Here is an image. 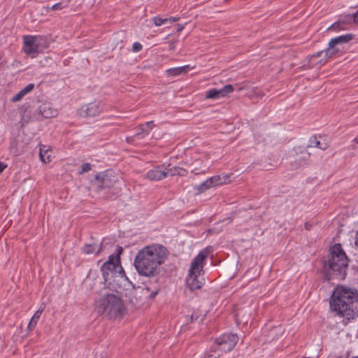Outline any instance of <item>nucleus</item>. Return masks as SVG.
Wrapping results in <instances>:
<instances>
[{"mask_svg":"<svg viewBox=\"0 0 358 358\" xmlns=\"http://www.w3.org/2000/svg\"><path fill=\"white\" fill-rule=\"evenodd\" d=\"M167 257L166 250L159 245H152L141 249L134 259V266L138 273L144 276L157 275L160 266Z\"/></svg>","mask_w":358,"mask_h":358,"instance_id":"nucleus-1","label":"nucleus"},{"mask_svg":"<svg viewBox=\"0 0 358 358\" xmlns=\"http://www.w3.org/2000/svg\"><path fill=\"white\" fill-rule=\"evenodd\" d=\"M329 303L332 310L350 320L355 315V310L358 305V294L343 286L338 287L333 292Z\"/></svg>","mask_w":358,"mask_h":358,"instance_id":"nucleus-2","label":"nucleus"},{"mask_svg":"<svg viewBox=\"0 0 358 358\" xmlns=\"http://www.w3.org/2000/svg\"><path fill=\"white\" fill-rule=\"evenodd\" d=\"M348 259L340 244H335L330 249L328 260L324 262V271L327 280L335 277L343 279L346 275Z\"/></svg>","mask_w":358,"mask_h":358,"instance_id":"nucleus-3","label":"nucleus"},{"mask_svg":"<svg viewBox=\"0 0 358 358\" xmlns=\"http://www.w3.org/2000/svg\"><path fill=\"white\" fill-rule=\"evenodd\" d=\"M96 311L110 319L122 317L126 311L122 299L113 294L102 296L94 302Z\"/></svg>","mask_w":358,"mask_h":358,"instance_id":"nucleus-4","label":"nucleus"},{"mask_svg":"<svg viewBox=\"0 0 358 358\" xmlns=\"http://www.w3.org/2000/svg\"><path fill=\"white\" fill-rule=\"evenodd\" d=\"M210 251L205 248L201 250L192 260L189 269V275L186 279V283L191 290L199 289L204 284L203 277V268L205 264V259L209 255Z\"/></svg>","mask_w":358,"mask_h":358,"instance_id":"nucleus-5","label":"nucleus"},{"mask_svg":"<svg viewBox=\"0 0 358 358\" xmlns=\"http://www.w3.org/2000/svg\"><path fill=\"white\" fill-rule=\"evenodd\" d=\"M238 341V336L236 334H224L215 340L211 346L212 351L229 352L231 350Z\"/></svg>","mask_w":358,"mask_h":358,"instance_id":"nucleus-6","label":"nucleus"},{"mask_svg":"<svg viewBox=\"0 0 358 358\" xmlns=\"http://www.w3.org/2000/svg\"><path fill=\"white\" fill-rule=\"evenodd\" d=\"M44 39L38 36H24V51L28 55H31L32 57L36 54L41 52L42 49L47 46L43 45Z\"/></svg>","mask_w":358,"mask_h":358,"instance_id":"nucleus-7","label":"nucleus"},{"mask_svg":"<svg viewBox=\"0 0 358 358\" xmlns=\"http://www.w3.org/2000/svg\"><path fill=\"white\" fill-rule=\"evenodd\" d=\"M181 169L177 167L168 169L163 166H157L148 171L144 176V178L150 181L160 180L169 176H172L176 174H181L179 171Z\"/></svg>","mask_w":358,"mask_h":358,"instance_id":"nucleus-8","label":"nucleus"},{"mask_svg":"<svg viewBox=\"0 0 358 358\" xmlns=\"http://www.w3.org/2000/svg\"><path fill=\"white\" fill-rule=\"evenodd\" d=\"M116 177L108 172L99 173L96 175L93 182L98 191L103 189L110 188L116 182Z\"/></svg>","mask_w":358,"mask_h":358,"instance_id":"nucleus-9","label":"nucleus"},{"mask_svg":"<svg viewBox=\"0 0 358 358\" xmlns=\"http://www.w3.org/2000/svg\"><path fill=\"white\" fill-rule=\"evenodd\" d=\"M122 252V247H118L116 256L111 255L109 256L108 260L106 262L101 266V269L105 279L107 278L109 272L116 271L120 267V255Z\"/></svg>","mask_w":358,"mask_h":358,"instance_id":"nucleus-10","label":"nucleus"},{"mask_svg":"<svg viewBox=\"0 0 358 358\" xmlns=\"http://www.w3.org/2000/svg\"><path fill=\"white\" fill-rule=\"evenodd\" d=\"M101 112L100 102L94 101L83 105L79 110L80 115L83 117H94L99 115Z\"/></svg>","mask_w":358,"mask_h":358,"instance_id":"nucleus-11","label":"nucleus"},{"mask_svg":"<svg viewBox=\"0 0 358 358\" xmlns=\"http://www.w3.org/2000/svg\"><path fill=\"white\" fill-rule=\"evenodd\" d=\"M234 87L231 85H227L221 89H210L206 94V98L209 99H218L226 96L228 94L232 92Z\"/></svg>","mask_w":358,"mask_h":358,"instance_id":"nucleus-12","label":"nucleus"},{"mask_svg":"<svg viewBox=\"0 0 358 358\" xmlns=\"http://www.w3.org/2000/svg\"><path fill=\"white\" fill-rule=\"evenodd\" d=\"M35 115L37 119H39L40 117L43 118H52L57 115V110L50 103H44L38 107Z\"/></svg>","mask_w":358,"mask_h":358,"instance_id":"nucleus-13","label":"nucleus"},{"mask_svg":"<svg viewBox=\"0 0 358 358\" xmlns=\"http://www.w3.org/2000/svg\"><path fill=\"white\" fill-rule=\"evenodd\" d=\"M231 174H222V175H217L213 177L209 178V180L212 184V187H216L218 185H222L224 184H227L231 181Z\"/></svg>","mask_w":358,"mask_h":358,"instance_id":"nucleus-14","label":"nucleus"},{"mask_svg":"<svg viewBox=\"0 0 358 358\" xmlns=\"http://www.w3.org/2000/svg\"><path fill=\"white\" fill-rule=\"evenodd\" d=\"M153 126V122H147L143 124H141L138 127L139 131L135 134L136 137H138L140 139L149 135L150 131L152 130Z\"/></svg>","mask_w":358,"mask_h":358,"instance_id":"nucleus-15","label":"nucleus"},{"mask_svg":"<svg viewBox=\"0 0 358 358\" xmlns=\"http://www.w3.org/2000/svg\"><path fill=\"white\" fill-rule=\"evenodd\" d=\"M339 51V49L337 48L336 46H331L330 42L329 43V48L324 50L317 52L316 54H314L311 56V59H314L316 57H321L322 55H324L327 58L332 57L334 55H335Z\"/></svg>","mask_w":358,"mask_h":358,"instance_id":"nucleus-16","label":"nucleus"},{"mask_svg":"<svg viewBox=\"0 0 358 358\" xmlns=\"http://www.w3.org/2000/svg\"><path fill=\"white\" fill-rule=\"evenodd\" d=\"M52 152L50 147L48 145H43L40 147L39 150V157L42 162L48 163L51 161Z\"/></svg>","mask_w":358,"mask_h":358,"instance_id":"nucleus-17","label":"nucleus"},{"mask_svg":"<svg viewBox=\"0 0 358 358\" xmlns=\"http://www.w3.org/2000/svg\"><path fill=\"white\" fill-rule=\"evenodd\" d=\"M354 38V35L352 34H347L345 35H342L334 38H332L330 42V45L337 46L339 44L346 43L352 40Z\"/></svg>","mask_w":358,"mask_h":358,"instance_id":"nucleus-18","label":"nucleus"},{"mask_svg":"<svg viewBox=\"0 0 358 358\" xmlns=\"http://www.w3.org/2000/svg\"><path fill=\"white\" fill-rule=\"evenodd\" d=\"M101 244H87L83 248L82 251L83 253L91 255V254H99L102 250Z\"/></svg>","mask_w":358,"mask_h":358,"instance_id":"nucleus-19","label":"nucleus"},{"mask_svg":"<svg viewBox=\"0 0 358 358\" xmlns=\"http://www.w3.org/2000/svg\"><path fill=\"white\" fill-rule=\"evenodd\" d=\"M45 308V305L43 303L41 305L40 308H38V310L34 313V315H33V317H31L29 324H28V329L29 330H32L34 329V327H36L41 314H42V312L43 311Z\"/></svg>","mask_w":358,"mask_h":358,"instance_id":"nucleus-20","label":"nucleus"},{"mask_svg":"<svg viewBox=\"0 0 358 358\" xmlns=\"http://www.w3.org/2000/svg\"><path fill=\"white\" fill-rule=\"evenodd\" d=\"M188 69L189 66H183L180 67L169 69L166 71V73L169 76H177L187 73Z\"/></svg>","mask_w":358,"mask_h":358,"instance_id":"nucleus-21","label":"nucleus"},{"mask_svg":"<svg viewBox=\"0 0 358 358\" xmlns=\"http://www.w3.org/2000/svg\"><path fill=\"white\" fill-rule=\"evenodd\" d=\"M211 187H213L212 184L210 183L209 179L208 178L204 182L195 186L194 189L196 190L197 194H200Z\"/></svg>","mask_w":358,"mask_h":358,"instance_id":"nucleus-22","label":"nucleus"},{"mask_svg":"<svg viewBox=\"0 0 358 358\" xmlns=\"http://www.w3.org/2000/svg\"><path fill=\"white\" fill-rule=\"evenodd\" d=\"M309 142L310 143L308 147L318 148L323 150H326L327 148L326 143H321V142L317 140L316 137L311 138Z\"/></svg>","mask_w":358,"mask_h":358,"instance_id":"nucleus-23","label":"nucleus"},{"mask_svg":"<svg viewBox=\"0 0 358 358\" xmlns=\"http://www.w3.org/2000/svg\"><path fill=\"white\" fill-rule=\"evenodd\" d=\"M344 29H345V27L344 25L342 24L341 20H338L328 29V30H333V31H339V30H344Z\"/></svg>","mask_w":358,"mask_h":358,"instance_id":"nucleus-24","label":"nucleus"},{"mask_svg":"<svg viewBox=\"0 0 358 358\" xmlns=\"http://www.w3.org/2000/svg\"><path fill=\"white\" fill-rule=\"evenodd\" d=\"M153 22L157 27H159V26H162V24H164L165 22H168V18H162L159 17H155L153 18Z\"/></svg>","mask_w":358,"mask_h":358,"instance_id":"nucleus-25","label":"nucleus"},{"mask_svg":"<svg viewBox=\"0 0 358 358\" xmlns=\"http://www.w3.org/2000/svg\"><path fill=\"white\" fill-rule=\"evenodd\" d=\"M347 18V21H353L358 24V10L352 15H348Z\"/></svg>","mask_w":358,"mask_h":358,"instance_id":"nucleus-26","label":"nucleus"},{"mask_svg":"<svg viewBox=\"0 0 358 358\" xmlns=\"http://www.w3.org/2000/svg\"><path fill=\"white\" fill-rule=\"evenodd\" d=\"M34 88V85L32 83H30V84L27 85L26 87H24L23 89H22L21 91L25 96L27 94L31 92Z\"/></svg>","mask_w":358,"mask_h":358,"instance_id":"nucleus-27","label":"nucleus"},{"mask_svg":"<svg viewBox=\"0 0 358 358\" xmlns=\"http://www.w3.org/2000/svg\"><path fill=\"white\" fill-rule=\"evenodd\" d=\"M24 96V94L20 90L17 94H16L15 96H13L11 99L12 102H17L20 101L22 97Z\"/></svg>","mask_w":358,"mask_h":358,"instance_id":"nucleus-28","label":"nucleus"},{"mask_svg":"<svg viewBox=\"0 0 358 358\" xmlns=\"http://www.w3.org/2000/svg\"><path fill=\"white\" fill-rule=\"evenodd\" d=\"M91 164L89 163H85L81 166V170L80 171V173L83 174L91 170Z\"/></svg>","mask_w":358,"mask_h":358,"instance_id":"nucleus-29","label":"nucleus"},{"mask_svg":"<svg viewBox=\"0 0 358 358\" xmlns=\"http://www.w3.org/2000/svg\"><path fill=\"white\" fill-rule=\"evenodd\" d=\"M203 358H220V354L217 353V351L213 352L212 349Z\"/></svg>","mask_w":358,"mask_h":358,"instance_id":"nucleus-30","label":"nucleus"},{"mask_svg":"<svg viewBox=\"0 0 358 358\" xmlns=\"http://www.w3.org/2000/svg\"><path fill=\"white\" fill-rule=\"evenodd\" d=\"M143 46L141 43H138V42H136L133 44V50L134 52H138L140 51L141 49H142Z\"/></svg>","mask_w":358,"mask_h":358,"instance_id":"nucleus-31","label":"nucleus"},{"mask_svg":"<svg viewBox=\"0 0 358 358\" xmlns=\"http://www.w3.org/2000/svg\"><path fill=\"white\" fill-rule=\"evenodd\" d=\"M62 3H57L54 5H52L50 8H48V9H52V10H61L62 9Z\"/></svg>","mask_w":358,"mask_h":358,"instance_id":"nucleus-32","label":"nucleus"},{"mask_svg":"<svg viewBox=\"0 0 358 358\" xmlns=\"http://www.w3.org/2000/svg\"><path fill=\"white\" fill-rule=\"evenodd\" d=\"M27 113H28V111L26 109L25 110H24L22 115V121L24 122H27L29 121V115H27Z\"/></svg>","mask_w":358,"mask_h":358,"instance_id":"nucleus-33","label":"nucleus"},{"mask_svg":"<svg viewBox=\"0 0 358 358\" xmlns=\"http://www.w3.org/2000/svg\"><path fill=\"white\" fill-rule=\"evenodd\" d=\"M137 139H140V138L138 137H136L135 134H134L132 136L127 137L126 141L129 143H134Z\"/></svg>","mask_w":358,"mask_h":358,"instance_id":"nucleus-34","label":"nucleus"},{"mask_svg":"<svg viewBox=\"0 0 358 358\" xmlns=\"http://www.w3.org/2000/svg\"><path fill=\"white\" fill-rule=\"evenodd\" d=\"M199 315H198V313H197L194 312V313L191 315V316H190L191 322H194V321L197 320L199 319Z\"/></svg>","mask_w":358,"mask_h":358,"instance_id":"nucleus-35","label":"nucleus"},{"mask_svg":"<svg viewBox=\"0 0 358 358\" xmlns=\"http://www.w3.org/2000/svg\"><path fill=\"white\" fill-rule=\"evenodd\" d=\"M10 152L15 155H18L20 154V152L16 148H14V143H11Z\"/></svg>","mask_w":358,"mask_h":358,"instance_id":"nucleus-36","label":"nucleus"},{"mask_svg":"<svg viewBox=\"0 0 358 358\" xmlns=\"http://www.w3.org/2000/svg\"><path fill=\"white\" fill-rule=\"evenodd\" d=\"M347 15L344 17L343 19H341L340 20H341L342 22V24L344 25L345 27L346 26L347 24L351 22L352 21H347Z\"/></svg>","mask_w":358,"mask_h":358,"instance_id":"nucleus-37","label":"nucleus"},{"mask_svg":"<svg viewBox=\"0 0 358 358\" xmlns=\"http://www.w3.org/2000/svg\"><path fill=\"white\" fill-rule=\"evenodd\" d=\"M7 165L3 162H0V174L3 171V170L6 168Z\"/></svg>","mask_w":358,"mask_h":358,"instance_id":"nucleus-38","label":"nucleus"},{"mask_svg":"<svg viewBox=\"0 0 358 358\" xmlns=\"http://www.w3.org/2000/svg\"><path fill=\"white\" fill-rule=\"evenodd\" d=\"M158 292L157 291H154L152 292L150 296H149V298L150 299H154L155 297V296L157 294Z\"/></svg>","mask_w":358,"mask_h":358,"instance_id":"nucleus-39","label":"nucleus"},{"mask_svg":"<svg viewBox=\"0 0 358 358\" xmlns=\"http://www.w3.org/2000/svg\"><path fill=\"white\" fill-rule=\"evenodd\" d=\"M273 331H275V333L281 334L282 333V329H281V327H276V328H274L273 329Z\"/></svg>","mask_w":358,"mask_h":358,"instance_id":"nucleus-40","label":"nucleus"},{"mask_svg":"<svg viewBox=\"0 0 358 358\" xmlns=\"http://www.w3.org/2000/svg\"><path fill=\"white\" fill-rule=\"evenodd\" d=\"M355 245L356 248L358 249V233L356 235Z\"/></svg>","mask_w":358,"mask_h":358,"instance_id":"nucleus-41","label":"nucleus"},{"mask_svg":"<svg viewBox=\"0 0 358 358\" xmlns=\"http://www.w3.org/2000/svg\"><path fill=\"white\" fill-rule=\"evenodd\" d=\"M310 227H311V224H308V223H306L305 224V228L307 229V230H310Z\"/></svg>","mask_w":358,"mask_h":358,"instance_id":"nucleus-42","label":"nucleus"},{"mask_svg":"<svg viewBox=\"0 0 358 358\" xmlns=\"http://www.w3.org/2000/svg\"><path fill=\"white\" fill-rule=\"evenodd\" d=\"M175 21H176V18H173V17L168 18V22H169L170 23H172Z\"/></svg>","mask_w":358,"mask_h":358,"instance_id":"nucleus-43","label":"nucleus"},{"mask_svg":"<svg viewBox=\"0 0 358 358\" xmlns=\"http://www.w3.org/2000/svg\"><path fill=\"white\" fill-rule=\"evenodd\" d=\"M354 141H355L356 143H358V136H357V137H356V138H355V140H354Z\"/></svg>","mask_w":358,"mask_h":358,"instance_id":"nucleus-44","label":"nucleus"},{"mask_svg":"<svg viewBox=\"0 0 358 358\" xmlns=\"http://www.w3.org/2000/svg\"><path fill=\"white\" fill-rule=\"evenodd\" d=\"M182 27L180 28V27H178V30H181Z\"/></svg>","mask_w":358,"mask_h":358,"instance_id":"nucleus-45","label":"nucleus"},{"mask_svg":"<svg viewBox=\"0 0 358 358\" xmlns=\"http://www.w3.org/2000/svg\"><path fill=\"white\" fill-rule=\"evenodd\" d=\"M182 27L180 28V27H178V30H181Z\"/></svg>","mask_w":358,"mask_h":358,"instance_id":"nucleus-46","label":"nucleus"}]
</instances>
